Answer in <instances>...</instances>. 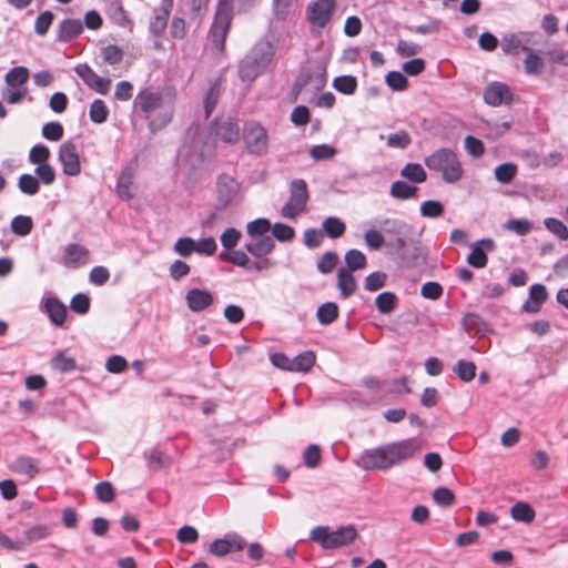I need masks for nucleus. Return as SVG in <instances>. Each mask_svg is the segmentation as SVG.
<instances>
[{
  "mask_svg": "<svg viewBox=\"0 0 568 568\" xmlns=\"http://www.w3.org/2000/svg\"><path fill=\"white\" fill-rule=\"evenodd\" d=\"M422 448L423 443L418 437L392 442L365 449L356 464L367 471L387 470L415 458Z\"/></svg>",
  "mask_w": 568,
  "mask_h": 568,
  "instance_id": "f257e3e1",
  "label": "nucleus"
},
{
  "mask_svg": "<svg viewBox=\"0 0 568 568\" xmlns=\"http://www.w3.org/2000/svg\"><path fill=\"white\" fill-rule=\"evenodd\" d=\"M134 106L148 121L151 132L164 129L172 120L174 103L171 97L148 89L140 91L134 99Z\"/></svg>",
  "mask_w": 568,
  "mask_h": 568,
  "instance_id": "f03ea898",
  "label": "nucleus"
},
{
  "mask_svg": "<svg viewBox=\"0 0 568 568\" xmlns=\"http://www.w3.org/2000/svg\"><path fill=\"white\" fill-rule=\"evenodd\" d=\"M274 57V47L271 42L261 40L241 60L239 77L242 81H254L267 67Z\"/></svg>",
  "mask_w": 568,
  "mask_h": 568,
  "instance_id": "7ed1b4c3",
  "label": "nucleus"
},
{
  "mask_svg": "<svg viewBox=\"0 0 568 568\" xmlns=\"http://www.w3.org/2000/svg\"><path fill=\"white\" fill-rule=\"evenodd\" d=\"M428 170L442 174L444 182L455 184L462 180L464 170L457 153L448 148H440L425 158Z\"/></svg>",
  "mask_w": 568,
  "mask_h": 568,
  "instance_id": "20e7f679",
  "label": "nucleus"
},
{
  "mask_svg": "<svg viewBox=\"0 0 568 568\" xmlns=\"http://www.w3.org/2000/svg\"><path fill=\"white\" fill-rule=\"evenodd\" d=\"M357 537V530L348 525L334 531H329L326 526L315 527L311 531V539L318 542L325 549H334L349 545Z\"/></svg>",
  "mask_w": 568,
  "mask_h": 568,
  "instance_id": "39448f33",
  "label": "nucleus"
},
{
  "mask_svg": "<svg viewBox=\"0 0 568 568\" xmlns=\"http://www.w3.org/2000/svg\"><path fill=\"white\" fill-rule=\"evenodd\" d=\"M242 136L248 154L263 156L267 153L270 145L268 133L261 123L256 121L245 122Z\"/></svg>",
  "mask_w": 568,
  "mask_h": 568,
  "instance_id": "423d86ee",
  "label": "nucleus"
},
{
  "mask_svg": "<svg viewBox=\"0 0 568 568\" xmlns=\"http://www.w3.org/2000/svg\"><path fill=\"white\" fill-rule=\"evenodd\" d=\"M233 13L220 7L216 8L214 21L209 32L211 51L214 55H222L225 50V41L229 34Z\"/></svg>",
  "mask_w": 568,
  "mask_h": 568,
  "instance_id": "0eeeda50",
  "label": "nucleus"
},
{
  "mask_svg": "<svg viewBox=\"0 0 568 568\" xmlns=\"http://www.w3.org/2000/svg\"><path fill=\"white\" fill-rule=\"evenodd\" d=\"M308 202L307 184L303 179H295L290 183V199L282 207L281 214L286 219H295L306 209Z\"/></svg>",
  "mask_w": 568,
  "mask_h": 568,
  "instance_id": "6e6552de",
  "label": "nucleus"
},
{
  "mask_svg": "<svg viewBox=\"0 0 568 568\" xmlns=\"http://www.w3.org/2000/svg\"><path fill=\"white\" fill-rule=\"evenodd\" d=\"M246 540L237 532H226L222 538L214 539L209 551L215 557H224L231 552L241 551L245 548Z\"/></svg>",
  "mask_w": 568,
  "mask_h": 568,
  "instance_id": "1a4fd4ad",
  "label": "nucleus"
},
{
  "mask_svg": "<svg viewBox=\"0 0 568 568\" xmlns=\"http://www.w3.org/2000/svg\"><path fill=\"white\" fill-rule=\"evenodd\" d=\"M217 200L224 209L229 205L239 203L240 184L230 175L223 174L217 179Z\"/></svg>",
  "mask_w": 568,
  "mask_h": 568,
  "instance_id": "9d476101",
  "label": "nucleus"
},
{
  "mask_svg": "<svg viewBox=\"0 0 568 568\" xmlns=\"http://www.w3.org/2000/svg\"><path fill=\"white\" fill-rule=\"evenodd\" d=\"M59 161L62 164L63 173L77 176L81 172V163L75 144L71 141L63 142L59 148Z\"/></svg>",
  "mask_w": 568,
  "mask_h": 568,
  "instance_id": "9b49d317",
  "label": "nucleus"
},
{
  "mask_svg": "<svg viewBox=\"0 0 568 568\" xmlns=\"http://www.w3.org/2000/svg\"><path fill=\"white\" fill-rule=\"evenodd\" d=\"M75 73L93 91L106 94L110 90L111 80L102 78L87 63H80L74 68Z\"/></svg>",
  "mask_w": 568,
  "mask_h": 568,
  "instance_id": "f8f14e48",
  "label": "nucleus"
},
{
  "mask_svg": "<svg viewBox=\"0 0 568 568\" xmlns=\"http://www.w3.org/2000/svg\"><path fill=\"white\" fill-rule=\"evenodd\" d=\"M484 100L490 106L508 105L513 102L514 94L506 83L494 81L485 88Z\"/></svg>",
  "mask_w": 568,
  "mask_h": 568,
  "instance_id": "ddd939ff",
  "label": "nucleus"
},
{
  "mask_svg": "<svg viewBox=\"0 0 568 568\" xmlns=\"http://www.w3.org/2000/svg\"><path fill=\"white\" fill-rule=\"evenodd\" d=\"M335 10V0H316L307 7L308 20L318 28H324Z\"/></svg>",
  "mask_w": 568,
  "mask_h": 568,
  "instance_id": "4468645a",
  "label": "nucleus"
},
{
  "mask_svg": "<svg viewBox=\"0 0 568 568\" xmlns=\"http://www.w3.org/2000/svg\"><path fill=\"white\" fill-rule=\"evenodd\" d=\"M311 82H314L316 91L326 84V69L323 64H317L314 71H302L295 79L293 91L298 94Z\"/></svg>",
  "mask_w": 568,
  "mask_h": 568,
  "instance_id": "2eb2a0df",
  "label": "nucleus"
},
{
  "mask_svg": "<svg viewBox=\"0 0 568 568\" xmlns=\"http://www.w3.org/2000/svg\"><path fill=\"white\" fill-rule=\"evenodd\" d=\"M211 131L224 143L234 144L240 138V128L234 119L227 118L221 121H213Z\"/></svg>",
  "mask_w": 568,
  "mask_h": 568,
  "instance_id": "dca6fc26",
  "label": "nucleus"
},
{
  "mask_svg": "<svg viewBox=\"0 0 568 568\" xmlns=\"http://www.w3.org/2000/svg\"><path fill=\"white\" fill-rule=\"evenodd\" d=\"M532 32H517L505 36L501 40V50L505 54H518L519 51H529Z\"/></svg>",
  "mask_w": 568,
  "mask_h": 568,
  "instance_id": "f3484780",
  "label": "nucleus"
},
{
  "mask_svg": "<svg viewBox=\"0 0 568 568\" xmlns=\"http://www.w3.org/2000/svg\"><path fill=\"white\" fill-rule=\"evenodd\" d=\"M495 250V242L490 239H481L471 245V251L467 257V263L476 268H483L487 265L486 253Z\"/></svg>",
  "mask_w": 568,
  "mask_h": 568,
  "instance_id": "a211bd4d",
  "label": "nucleus"
},
{
  "mask_svg": "<svg viewBox=\"0 0 568 568\" xmlns=\"http://www.w3.org/2000/svg\"><path fill=\"white\" fill-rule=\"evenodd\" d=\"M89 251L75 243L64 246L61 263L69 268H78L87 263Z\"/></svg>",
  "mask_w": 568,
  "mask_h": 568,
  "instance_id": "6ab92c4d",
  "label": "nucleus"
},
{
  "mask_svg": "<svg viewBox=\"0 0 568 568\" xmlns=\"http://www.w3.org/2000/svg\"><path fill=\"white\" fill-rule=\"evenodd\" d=\"M173 8V0H162L160 8L154 9V16L150 20V32L156 37L161 36L168 26Z\"/></svg>",
  "mask_w": 568,
  "mask_h": 568,
  "instance_id": "aec40b11",
  "label": "nucleus"
},
{
  "mask_svg": "<svg viewBox=\"0 0 568 568\" xmlns=\"http://www.w3.org/2000/svg\"><path fill=\"white\" fill-rule=\"evenodd\" d=\"M43 308L53 325L58 327L63 326L67 320L68 310L57 296H49L44 298Z\"/></svg>",
  "mask_w": 568,
  "mask_h": 568,
  "instance_id": "412c9836",
  "label": "nucleus"
},
{
  "mask_svg": "<svg viewBox=\"0 0 568 568\" xmlns=\"http://www.w3.org/2000/svg\"><path fill=\"white\" fill-rule=\"evenodd\" d=\"M548 298V292L544 284H532L529 288L527 301L523 304V310L529 314H536L540 311L541 305Z\"/></svg>",
  "mask_w": 568,
  "mask_h": 568,
  "instance_id": "4be33fe9",
  "label": "nucleus"
},
{
  "mask_svg": "<svg viewBox=\"0 0 568 568\" xmlns=\"http://www.w3.org/2000/svg\"><path fill=\"white\" fill-rule=\"evenodd\" d=\"M213 295L206 290L191 288L185 295L187 307L192 312H201L213 304Z\"/></svg>",
  "mask_w": 568,
  "mask_h": 568,
  "instance_id": "5701e85b",
  "label": "nucleus"
},
{
  "mask_svg": "<svg viewBox=\"0 0 568 568\" xmlns=\"http://www.w3.org/2000/svg\"><path fill=\"white\" fill-rule=\"evenodd\" d=\"M83 31V23L79 19H64L57 26L58 42H69L78 38Z\"/></svg>",
  "mask_w": 568,
  "mask_h": 568,
  "instance_id": "b1692460",
  "label": "nucleus"
},
{
  "mask_svg": "<svg viewBox=\"0 0 568 568\" xmlns=\"http://www.w3.org/2000/svg\"><path fill=\"white\" fill-rule=\"evenodd\" d=\"M39 464V459L29 456H20L11 464L10 468L12 471L32 479L40 471Z\"/></svg>",
  "mask_w": 568,
  "mask_h": 568,
  "instance_id": "393cba45",
  "label": "nucleus"
},
{
  "mask_svg": "<svg viewBox=\"0 0 568 568\" xmlns=\"http://www.w3.org/2000/svg\"><path fill=\"white\" fill-rule=\"evenodd\" d=\"M275 247L272 236L253 237L251 242L245 244V248L255 257H262L270 254Z\"/></svg>",
  "mask_w": 568,
  "mask_h": 568,
  "instance_id": "a878e982",
  "label": "nucleus"
},
{
  "mask_svg": "<svg viewBox=\"0 0 568 568\" xmlns=\"http://www.w3.org/2000/svg\"><path fill=\"white\" fill-rule=\"evenodd\" d=\"M134 179V170L132 166H125L116 182V193L120 197L129 200L133 196L132 184Z\"/></svg>",
  "mask_w": 568,
  "mask_h": 568,
  "instance_id": "bb28decb",
  "label": "nucleus"
},
{
  "mask_svg": "<svg viewBox=\"0 0 568 568\" xmlns=\"http://www.w3.org/2000/svg\"><path fill=\"white\" fill-rule=\"evenodd\" d=\"M210 0H185L186 11L190 21L200 26L202 18L207 12Z\"/></svg>",
  "mask_w": 568,
  "mask_h": 568,
  "instance_id": "cd10ccee",
  "label": "nucleus"
},
{
  "mask_svg": "<svg viewBox=\"0 0 568 568\" xmlns=\"http://www.w3.org/2000/svg\"><path fill=\"white\" fill-rule=\"evenodd\" d=\"M337 287L343 297H349L356 291V281L349 270L344 267L337 272Z\"/></svg>",
  "mask_w": 568,
  "mask_h": 568,
  "instance_id": "c85d7f7f",
  "label": "nucleus"
},
{
  "mask_svg": "<svg viewBox=\"0 0 568 568\" xmlns=\"http://www.w3.org/2000/svg\"><path fill=\"white\" fill-rule=\"evenodd\" d=\"M260 0H217V7L229 11L243 13L257 6Z\"/></svg>",
  "mask_w": 568,
  "mask_h": 568,
  "instance_id": "c756f323",
  "label": "nucleus"
},
{
  "mask_svg": "<svg viewBox=\"0 0 568 568\" xmlns=\"http://www.w3.org/2000/svg\"><path fill=\"white\" fill-rule=\"evenodd\" d=\"M510 515L514 520L525 524L531 523L536 517L534 508L529 504L524 501L516 503L510 508Z\"/></svg>",
  "mask_w": 568,
  "mask_h": 568,
  "instance_id": "7c9ffc66",
  "label": "nucleus"
},
{
  "mask_svg": "<svg viewBox=\"0 0 568 568\" xmlns=\"http://www.w3.org/2000/svg\"><path fill=\"white\" fill-rule=\"evenodd\" d=\"M105 12L118 26L125 27L129 23V19L120 0L109 1Z\"/></svg>",
  "mask_w": 568,
  "mask_h": 568,
  "instance_id": "2f4dec72",
  "label": "nucleus"
},
{
  "mask_svg": "<svg viewBox=\"0 0 568 568\" xmlns=\"http://www.w3.org/2000/svg\"><path fill=\"white\" fill-rule=\"evenodd\" d=\"M323 232L331 239H338L341 237L346 230L345 223L335 216L326 217L323 221Z\"/></svg>",
  "mask_w": 568,
  "mask_h": 568,
  "instance_id": "473e14b6",
  "label": "nucleus"
},
{
  "mask_svg": "<svg viewBox=\"0 0 568 568\" xmlns=\"http://www.w3.org/2000/svg\"><path fill=\"white\" fill-rule=\"evenodd\" d=\"M333 88L339 93L351 95L357 89V79L354 75H339L333 80Z\"/></svg>",
  "mask_w": 568,
  "mask_h": 568,
  "instance_id": "72a5a7b5",
  "label": "nucleus"
},
{
  "mask_svg": "<svg viewBox=\"0 0 568 568\" xmlns=\"http://www.w3.org/2000/svg\"><path fill=\"white\" fill-rule=\"evenodd\" d=\"M317 320L322 325L332 324L338 316V306L336 303L326 302L317 308Z\"/></svg>",
  "mask_w": 568,
  "mask_h": 568,
  "instance_id": "f704fd0d",
  "label": "nucleus"
},
{
  "mask_svg": "<svg viewBox=\"0 0 568 568\" xmlns=\"http://www.w3.org/2000/svg\"><path fill=\"white\" fill-rule=\"evenodd\" d=\"M417 192V187L414 185H409L408 183L404 181H395L390 185L389 194L394 199L397 200H407L413 197Z\"/></svg>",
  "mask_w": 568,
  "mask_h": 568,
  "instance_id": "c9c22d12",
  "label": "nucleus"
},
{
  "mask_svg": "<svg viewBox=\"0 0 568 568\" xmlns=\"http://www.w3.org/2000/svg\"><path fill=\"white\" fill-rule=\"evenodd\" d=\"M400 175L414 183H423L427 179L425 170L418 163H407L402 169Z\"/></svg>",
  "mask_w": 568,
  "mask_h": 568,
  "instance_id": "e433bc0d",
  "label": "nucleus"
},
{
  "mask_svg": "<svg viewBox=\"0 0 568 568\" xmlns=\"http://www.w3.org/2000/svg\"><path fill=\"white\" fill-rule=\"evenodd\" d=\"M315 364V354L312 351L303 352L292 358V372H307Z\"/></svg>",
  "mask_w": 568,
  "mask_h": 568,
  "instance_id": "4c0bfd02",
  "label": "nucleus"
},
{
  "mask_svg": "<svg viewBox=\"0 0 568 568\" xmlns=\"http://www.w3.org/2000/svg\"><path fill=\"white\" fill-rule=\"evenodd\" d=\"M89 116L93 123H104L109 116V109L105 102L101 99H95L90 105Z\"/></svg>",
  "mask_w": 568,
  "mask_h": 568,
  "instance_id": "58836bf2",
  "label": "nucleus"
},
{
  "mask_svg": "<svg viewBox=\"0 0 568 568\" xmlns=\"http://www.w3.org/2000/svg\"><path fill=\"white\" fill-rule=\"evenodd\" d=\"M382 227L385 231V233L397 236V235H408L410 232V226L396 219H385L382 222Z\"/></svg>",
  "mask_w": 568,
  "mask_h": 568,
  "instance_id": "ea45409f",
  "label": "nucleus"
},
{
  "mask_svg": "<svg viewBox=\"0 0 568 568\" xmlns=\"http://www.w3.org/2000/svg\"><path fill=\"white\" fill-rule=\"evenodd\" d=\"M29 70L26 67H14L6 74V83L11 88L24 84L29 79Z\"/></svg>",
  "mask_w": 568,
  "mask_h": 568,
  "instance_id": "a19ab883",
  "label": "nucleus"
},
{
  "mask_svg": "<svg viewBox=\"0 0 568 568\" xmlns=\"http://www.w3.org/2000/svg\"><path fill=\"white\" fill-rule=\"evenodd\" d=\"M494 174L498 182L508 184L517 174V165L511 162L499 164L495 168Z\"/></svg>",
  "mask_w": 568,
  "mask_h": 568,
  "instance_id": "79ce46f5",
  "label": "nucleus"
},
{
  "mask_svg": "<svg viewBox=\"0 0 568 568\" xmlns=\"http://www.w3.org/2000/svg\"><path fill=\"white\" fill-rule=\"evenodd\" d=\"M397 297L393 292H383L375 298V305L379 313L389 314L395 310Z\"/></svg>",
  "mask_w": 568,
  "mask_h": 568,
  "instance_id": "37998d69",
  "label": "nucleus"
},
{
  "mask_svg": "<svg viewBox=\"0 0 568 568\" xmlns=\"http://www.w3.org/2000/svg\"><path fill=\"white\" fill-rule=\"evenodd\" d=\"M453 371L463 382H470L476 376V365L470 361H457Z\"/></svg>",
  "mask_w": 568,
  "mask_h": 568,
  "instance_id": "c03bdc74",
  "label": "nucleus"
},
{
  "mask_svg": "<svg viewBox=\"0 0 568 568\" xmlns=\"http://www.w3.org/2000/svg\"><path fill=\"white\" fill-rule=\"evenodd\" d=\"M19 190L27 195H36L40 190V182L32 174H21L18 180Z\"/></svg>",
  "mask_w": 568,
  "mask_h": 568,
  "instance_id": "a18cd8bd",
  "label": "nucleus"
},
{
  "mask_svg": "<svg viewBox=\"0 0 568 568\" xmlns=\"http://www.w3.org/2000/svg\"><path fill=\"white\" fill-rule=\"evenodd\" d=\"M344 258L347 265L346 270L351 272L362 270L366 266V256L358 250L353 248L347 251Z\"/></svg>",
  "mask_w": 568,
  "mask_h": 568,
  "instance_id": "49530a36",
  "label": "nucleus"
},
{
  "mask_svg": "<svg viewBox=\"0 0 568 568\" xmlns=\"http://www.w3.org/2000/svg\"><path fill=\"white\" fill-rule=\"evenodd\" d=\"M271 222L267 219L260 217L246 225V233L251 237L267 236L266 233L271 230Z\"/></svg>",
  "mask_w": 568,
  "mask_h": 568,
  "instance_id": "de8ad7c7",
  "label": "nucleus"
},
{
  "mask_svg": "<svg viewBox=\"0 0 568 568\" xmlns=\"http://www.w3.org/2000/svg\"><path fill=\"white\" fill-rule=\"evenodd\" d=\"M33 222L30 216L17 215L11 221V230L14 234L26 236L32 231Z\"/></svg>",
  "mask_w": 568,
  "mask_h": 568,
  "instance_id": "09e8293b",
  "label": "nucleus"
},
{
  "mask_svg": "<svg viewBox=\"0 0 568 568\" xmlns=\"http://www.w3.org/2000/svg\"><path fill=\"white\" fill-rule=\"evenodd\" d=\"M532 223L527 219H510L504 224V229L516 233L517 235H526L532 230Z\"/></svg>",
  "mask_w": 568,
  "mask_h": 568,
  "instance_id": "8fccbe9b",
  "label": "nucleus"
},
{
  "mask_svg": "<svg viewBox=\"0 0 568 568\" xmlns=\"http://www.w3.org/2000/svg\"><path fill=\"white\" fill-rule=\"evenodd\" d=\"M337 150L329 144H317L311 148L310 155L314 161H324L333 159Z\"/></svg>",
  "mask_w": 568,
  "mask_h": 568,
  "instance_id": "3c124183",
  "label": "nucleus"
},
{
  "mask_svg": "<svg viewBox=\"0 0 568 568\" xmlns=\"http://www.w3.org/2000/svg\"><path fill=\"white\" fill-rule=\"evenodd\" d=\"M51 366L53 369L59 371L61 373L71 372L75 368V359L71 356L64 355V353H58L51 359Z\"/></svg>",
  "mask_w": 568,
  "mask_h": 568,
  "instance_id": "603ef678",
  "label": "nucleus"
},
{
  "mask_svg": "<svg viewBox=\"0 0 568 568\" xmlns=\"http://www.w3.org/2000/svg\"><path fill=\"white\" fill-rule=\"evenodd\" d=\"M53 20H54V14L51 11L45 10V11L41 12L36 19L34 32L41 37L45 36L47 32L49 31Z\"/></svg>",
  "mask_w": 568,
  "mask_h": 568,
  "instance_id": "864d4df0",
  "label": "nucleus"
},
{
  "mask_svg": "<svg viewBox=\"0 0 568 568\" xmlns=\"http://www.w3.org/2000/svg\"><path fill=\"white\" fill-rule=\"evenodd\" d=\"M385 82L393 91H404L408 85L407 78L399 71H389Z\"/></svg>",
  "mask_w": 568,
  "mask_h": 568,
  "instance_id": "5fc2aeb1",
  "label": "nucleus"
},
{
  "mask_svg": "<svg viewBox=\"0 0 568 568\" xmlns=\"http://www.w3.org/2000/svg\"><path fill=\"white\" fill-rule=\"evenodd\" d=\"M544 225L549 232L558 236L560 240H568V229L560 220L547 217L544 221Z\"/></svg>",
  "mask_w": 568,
  "mask_h": 568,
  "instance_id": "6e6d98bb",
  "label": "nucleus"
},
{
  "mask_svg": "<svg viewBox=\"0 0 568 568\" xmlns=\"http://www.w3.org/2000/svg\"><path fill=\"white\" fill-rule=\"evenodd\" d=\"M174 252L182 257H189L196 252V241L192 237H180L174 244Z\"/></svg>",
  "mask_w": 568,
  "mask_h": 568,
  "instance_id": "4d7b16f0",
  "label": "nucleus"
},
{
  "mask_svg": "<svg viewBox=\"0 0 568 568\" xmlns=\"http://www.w3.org/2000/svg\"><path fill=\"white\" fill-rule=\"evenodd\" d=\"M51 153L50 150L43 144H36L29 152V161L32 164H44L48 163Z\"/></svg>",
  "mask_w": 568,
  "mask_h": 568,
  "instance_id": "13d9d810",
  "label": "nucleus"
},
{
  "mask_svg": "<svg viewBox=\"0 0 568 568\" xmlns=\"http://www.w3.org/2000/svg\"><path fill=\"white\" fill-rule=\"evenodd\" d=\"M272 235L281 242H290L295 236V231L292 226L284 223H275L271 226Z\"/></svg>",
  "mask_w": 568,
  "mask_h": 568,
  "instance_id": "bf43d9fd",
  "label": "nucleus"
},
{
  "mask_svg": "<svg viewBox=\"0 0 568 568\" xmlns=\"http://www.w3.org/2000/svg\"><path fill=\"white\" fill-rule=\"evenodd\" d=\"M443 212H444V205L439 201H436V200L425 201L420 205V214L424 217L435 219V217L440 216L443 214Z\"/></svg>",
  "mask_w": 568,
  "mask_h": 568,
  "instance_id": "052dcab7",
  "label": "nucleus"
},
{
  "mask_svg": "<svg viewBox=\"0 0 568 568\" xmlns=\"http://www.w3.org/2000/svg\"><path fill=\"white\" fill-rule=\"evenodd\" d=\"M50 535V528L45 525H37L26 531V545L47 538Z\"/></svg>",
  "mask_w": 568,
  "mask_h": 568,
  "instance_id": "680f3d73",
  "label": "nucleus"
},
{
  "mask_svg": "<svg viewBox=\"0 0 568 568\" xmlns=\"http://www.w3.org/2000/svg\"><path fill=\"white\" fill-rule=\"evenodd\" d=\"M337 261L338 255L335 252H326L317 262L318 272H321L322 274L331 273L335 268Z\"/></svg>",
  "mask_w": 568,
  "mask_h": 568,
  "instance_id": "e2e57ef3",
  "label": "nucleus"
},
{
  "mask_svg": "<svg viewBox=\"0 0 568 568\" xmlns=\"http://www.w3.org/2000/svg\"><path fill=\"white\" fill-rule=\"evenodd\" d=\"M433 499L438 506H450L455 501L454 493L447 487H438L433 493Z\"/></svg>",
  "mask_w": 568,
  "mask_h": 568,
  "instance_id": "0e129e2a",
  "label": "nucleus"
},
{
  "mask_svg": "<svg viewBox=\"0 0 568 568\" xmlns=\"http://www.w3.org/2000/svg\"><path fill=\"white\" fill-rule=\"evenodd\" d=\"M324 239V232L314 227L307 229L303 235V242L308 248L321 246Z\"/></svg>",
  "mask_w": 568,
  "mask_h": 568,
  "instance_id": "69168bd1",
  "label": "nucleus"
},
{
  "mask_svg": "<svg viewBox=\"0 0 568 568\" xmlns=\"http://www.w3.org/2000/svg\"><path fill=\"white\" fill-rule=\"evenodd\" d=\"M34 173L39 182L45 185H51L55 181V171L49 163L38 165Z\"/></svg>",
  "mask_w": 568,
  "mask_h": 568,
  "instance_id": "338daca9",
  "label": "nucleus"
},
{
  "mask_svg": "<svg viewBox=\"0 0 568 568\" xmlns=\"http://www.w3.org/2000/svg\"><path fill=\"white\" fill-rule=\"evenodd\" d=\"M386 278L387 276L383 272H373L368 274L365 278V290L374 292L384 287L386 284Z\"/></svg>",
  "mask_w": 568,
  "mask_h": 568,
  "instance_id": "774afa93",
  "label": "nucleus"
}]
</instances>
